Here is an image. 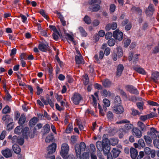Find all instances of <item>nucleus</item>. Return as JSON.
I'll use <instances>...</instances> for the list:
<instances>
[{"label": "nucleus", "mask_w": 159, "mask_h": 159, "mask_svg": "<svg viewBox=\"0 0 159 159\" xmlns=\"http://www.w3.org/2000/svg\"><path fill=\"white\" fill-rule=\"evenodd\" d=\"M81 99L82 97L81 95L78 93H75L72 98L74 103L76 105L78 104Z\"/></svg>", "instance_id": "6e6552de"}, {"label": "nucleus", "mask_w": 159, "mask_h": 159, "mask_svg": "<svg viewBox=\"0 0 159 159\" xmlns=\"http://www.w3.org/2000/svg\"><path fill=\"white\" fill-rule=\"evenodd\" d=\"M77 140V137L74 135L71 136L70 139V141L71 142L73 143H76Z\"/></svg>", "instance_id": "8fccbe9b"}, {"label": "nucleus", "mask_w": 159, "mask_h": 159, "mask_svg": "<svg viewBox=\"0 0 159 159\" xmlns=\"http://www.w3.org/2000/svg\"><path fill=\"white\" fill-rule=\"evenodd\" d=\"M111 25V28L112 30L116 29L117 27V25L116 23L115 22L113 23Z\"/></svg>", "instance_id": "0e129e2a"}, {"label": "nucleus", "mask_w": 159, "mask_h": 159, "mask_svg": "<svg viewBox=\"0 0 159 159\" xmlns=\"http://www.w3.org/2000/svg\"><path fill=\"white\" fill-rule=\"evenodd\" d=\"M48 47V45L40 43L38 46V48L41 51L45 52L47 51Z\"/></svg>", "instance_id": "a211bd4d"}, {"label": "nucleus", "mask_w": 159, "mask_h": 159, "mask_svg": "<svg viewBox=\"0 0 159 159\" xmlns=\"http://www.w3.org/2000/svg\"><path fill=\"white\" fill-rule=\"evenodd\" d=\"M23 126H17L15 129L14 132L16 134H19L21 132Z\"/></svg>", "instance_id": "cd10ccee"}, {"label": "nucleus", "mask_w": 159, "mask_h": 159, "mask_svg": "<svg viewBox=\"0 0 159 159\" xmlns=\"http://www.w3.org/2000/svg\"><path fill=\"white\" fill-rule=\"evenodd\" d=\"M86 148L85 143L84 142H81L80 144H76L75 146V151L77 157H79L80 159H87L85 156L86 155L85 153H84L82 156H80L81 152L85 151Z\"/></svg>", "instance_id": "f03ea898"}, {"label": "nucleus", "mask_w": 159, "mask_h": 159, "mask_svg": "<svg viewBox=\"0 0 159 159\" xmlns=\"http://www.w3.org/2000/svg\"><path fill=\"white\" fill-rule=\"evenodd\" d=\"M17 143L20 145H22L24 143V139L22 138H18Z\"/></svg>", "instance_id": "864d4df0"}, {"label": "nucleus", "mask_w": 159, "mask_h": 159, "mask_svg": "<svg viewBox=\"0 0 159 159\" xmlns=\"http://www.w3.org/2000/svg\"><path fill=\"white\" fill-rule=\"evenodd\" d=\"M100 9V6L99 5H96L95 6L92 8H90V9L91 11H98Z\"/></svg>", "instance_id": "a19ab883"}, {"label": "nucleus", "mask_w": 159, "mask_h": 159, "mask_svg": "<svg viewBox=\"0 0 159 159\" xmlns=\"http://www.w3.org/2000/svg\"><path fill=\"white\" fill-rule=\"evenodd\" d=\"M126 89L130 93L134 94H138V91L133 86L127 85L126 86Z\"/></svg>", "instance_id": "ddd939ff"}, {"label": "nucleus", "mask_w": 159, "mask_h": 159, "mask_svg": "<svg viewBox=\"0 0 159 159\" xmlns=\"http://www.w3.org/2000/svg\"><path fill=\"white\" fill-rule=\"evenodd\" d=\"M66 35L67 37V40L72 42L73 41L74 38L71 35L69 34H66Z\"/></svg>", "instance_id": "3c124183"}, {"label": "nucleus", "mask_w": 159, "mask_h": 159, "mask_svg": "<svg viewBox=\"0 0 159 159\" xmlns=\"http://www.w3.org/2000/svg\"><path fill=\"white\" fill-rule=\"evenodd\" d=\"M3 84V88L4 90L7 93V96L6 98L7 100H9L11 98V96L8 93L7 89L6 83L5 80H2V81Z\"/></svg>", "instance_id": "dca6fc26"}, {"label": "nucleus", "mask_w": 159, "mask_h": 159, "mask_svg": "<svg viewBox=\"0 0 159 159\" xmlns=\"http://www.w3.org/2000/svg\"><path fill=\"white\" fill-rule=\"evenodd\" d=\"M133 127V125L131 124H127L125 125V129L126 130L128 131L130 130Z\"/></svg>", "instance_id": "ea45409f"}, {"label": "nucleus", "mask_w": 159, "mask_h": 159, "mask_svg": "<svg viewBox=\"0 0 159 159\" xmlns=\"http://www.w3.org/2000/svg\"><path fill=\"white\" fill-rule=\"evenodd\" d=\"M153 143L155 146L159 149V142L157 140H154Z\"/></svg>", "instance_id": "774afa93"}, {"label": "nucleus", "mask_w": 159, "mask_h": 159, "mask_svg": "<svg viewBox=\"0 0 159 159\" xmlns=\"http://www.w3.org/2000/svg\"><path fill=\"white\" fill-rule=\"evenodd\" d=\"M101 93L102 95L106 97L107 96L110 95L111 93L110 91H107L106 89H104L101 91Z\"/></svg>", "instance_id": "c756f323"}, {"label": "nucleus", "mask_w": 159, "mask_h": 159, "mask_svg": "<svg viewBox=\"0 0 159 159\" xmlns=\"http://www.w3.org/2000/svg\"><path fill=\"white\" fill-rule=\"evenodd\" d=\"M97 2L99 4L101 2V1L100 0H98V1L96 0H90L89 3L91 4H93Z\"/></svg>", "instance_id": "6e6d98bb"}, {"label": "nucleus", "mask_w": 159, "mask_h": 159, "mask_svg": "<svg viewBox=\"0 0 159 159\" xmlns=\"http://www.w3.org/2000/svg\"><path fill=\"white\" fill-rule=\"evenodd\" d=\"M44 131L45 133H48L50 130V127L49 124H46L43 127Z\"/></svg>", "instance_id": "7c9ffc66"}, {"label": "nucleus", "mask_w": 159, "mask_h": 159, "mask_svg": "<svg viewBox=\"0 0 159 159\" xmlns=\"http://www.w3.org/2000/svg\"><path fill=\"white\" fill-rule=\"evenodd\" d=\"M110 49L109 48H107L105 50L104 53L106 55L108 56L110 54Z\"/></svg>", "instance_id": "680f3d73"}, {"label": "nucleus", "mask_w": 159, "mask_h": 159, "mask_svg": "<svg viewBox=\"0 0 159 159\" xmlns=\"http://www.w3.org/2000/svg\"><path fill=\"white\" fill-rule=\"evenodd\" d=\"M108 44L110 46H113L115 43V40L113 39H110L107 42Z\"/></svg>", "instance_id": "e433bc0d"}, {"label": "nucleus", "mask_w": 159, "mask_h": 159, "mask_svg": "<svg viewBox=\"0 0 159 159\" xmlns=\"http://www.w3.org/2000/svg\"><path fill=\"white\" fill-rule=\"evenodd\" d=\"M121 103V100L120 97L118 96H116L115 97L114 100V103H115V105H118L117 104H119L120 105Z\"/></svg>", "instance_id": "72a5a7b5"}, {"label": "nucleus", "mask_w": 159, "mask_h": 159, "mask_svg": "<svg viewBox=\"0 0 159 159\" xmlns=\"http://www.w3.org/2000/svg\"><path fill=\"white\" fill-rule=\"evenodd\" d=\"M113 35L112 33L110 32L107 33L105 35V37L106 39H111Z\"/></svg>", "instance_id": "09e8293b"}, {"label": "nucleus", "mask_w": 159, "mask_h": 159, "mask_svg": "<svg viewBox=\"0 0 159 159\" xmlns=\"http://www.w3.org/2000/svg\"><path fill=\"white\" fill-rule=\"evenodd\" d=\"M69 150V148L67 144L64 143L62 144L60 154L63 158L66 159L68 158V155Z\"/></svg>", "instance_id": "7ed1b4c3"}, {"label": "nucleus", "mask_w": 159, "mask_h": 159, "mask_svg": "<svg viewBox=\"0 0 159 159\" xmlns=\"http://www.w3.org/2000/svg\"><path fill=\"white\" fill-rule=\"evenodd\" d=\"M100 23L99 21L97 20H95L93 22V24L94 26H96L98 25Z\"/></svg>", "instance_id": "338daca9"}, {"label": "nucleus", "mask_w": 159, "mask_h": 159, "mask_svg": "<svg viewBox=\"0 0 159 159\" xmlns=\"http://www.w3.org/2000/svg\"><path fill=\"white\" fill-rule=\"evenodd\" d=\"M113 36L116 40L121 41L123 39V35L122 33L119 31L118 30L113 32Z\"/></svg>", "instance_id": "423d86ee"}, {"label": "nucleus", "mask_w": 159, "mask_h": 159, "mask_svg": "<svg viewBox=\"0 0 159 159\" xmlns=\"http://www.w3.org/2000/svg\"><path fill=\"white\" fill-rule=\"evenodd\" d=\"M116 9V6L114 4H112L110 6V10L111 12H114Z\"/></svg>", "instance_id": "5fc2aeb1"}, {"label": "nucleus", "mask_w": 159, "mask_h": 159, "mask_svg": "<svg viewBox=\"0 0 159 159\" xmlns=\"http://www.w3.org/2000/svg\"><path fill=\"white\" fill-rule=\"evenodd\" d=\"M131 42L130 40L127 39L125 40L124 42V45L125 47H127L130 44Z\"/></svg>", "instance_id": "4d7b16f0"}, {"label": "nucleus", "mask_w": 159, "mask_h": 159, "mask_svg": "<svg viewBox=\"0 0 159 159\" xmlns=\"http://www.w3.org/2000/svg\"><path fill=\"white\" fill-rule=\"evenodd\" d=\"M12 148L14 152L17 154H19L20 152L21 149L19 146L17 144H14L12 146Z\"/></svg>", "instance_id": "aec40b11"}, {"label": "nucleus", "mask_w": 159, "mask_h": 159, "mask_svg": "<svg viewBox=\"0 0 159 159\" xmlns=\"http://www.w3.org/2000/svg\"><path fill=\"white\" fill-rule=\"evenodd\" d=\"M116 50L117 51L118 57H120L122 56L123 52L121 48L120 47H118L116 48Z\"/></svg>", "instance_id": "473e14b6"}, {"label": "nucleus", "mask_w": 159, "mask_h": 159, "mask_svg": "<svg viewBox=\"0 0 159 159\" xmlns=\"http://www.w3.org/2000/svg\"><path fill=\"white\" fill-rule=\"evenodd\" d=\"M73 129V126L72 124H70L67 126L66 130V133H70Z\"/></svg>", "instance_id": "c85d7f7f"}, {"label": "nucleus", "mask_w": 159, "mask_h": 159, "mask_svg": "<svg viewBox=\"0 0 159 159\" xmlns=\"http://www.w3.org/2000/svg\"><path fill=\"white\" fill-rule=\"evenodd\" d=\"M140 128L142 131H144L145 130V126L144 125L142 122H140Z\"/></svg>", "instance_id": "69168bd1"}, {"label": "nucleus", "mask_w": 159, "mask_h": 159, "mask_svg": "<svg viewBox=\"0 0 159 159\" xmlns=\"http://www.w3.org/2000/svg\"><path fill=\"white\" fill-rule=\"evenodd\" d=\"M43 126V124L41 123H38V124L36 126L34 127V133L35 134L37 132V129H40Z\"/></svg>", "instance_id": "2f4dec72"}, {"label": "nucleus", "mask_w": 159, "mask_h": 159, "mask_svg": "<svg viewBox=\"0 0 159 159\" xmlns=\"http://www.w3.org/2000/svg\"><path fill=\"white\" fill-rule=\"evenodd\" d=\"M102 84L104 87L108 88L111 86V83L109 80L105 79L103 81Z\"/></svg>", "instance_id": "5701e85b"}, {"label": "nucleus", "mask_w": 159, "mask_h": 159, "mask_svg": "<svg viewBox=\"0 0 159 159\" xmlns=\"http://www.w3.org/2000/svg\"><path fill=\"white\" fill-rule=\"evenodd\" d=\"M39 13L46 20H48V19H49V18L48 17L46 13L45 12V11L43 10H40V11H39Z\"/></svg>", "instance_id": "79ce46f5"}, {"label": "nucleus", "mask_w": 159, "mask_h": 159, "mask_svg": "<svg viewBox=\"0 0 159 159\" xmlns=\"http://www.w3.org/2000/svg\"><path fill=\"white\" fill-rule=\"evenodd\" d=\"M112 58L113 60L114 61H116L117 59V54L114 51L112 54Z\"/></svg>", "instance_id": "e2e57ef3"}, {"label": "nucleus", "mask_w": 159, "mask_h": 159, "mask_svg": "<svg viewBox=\"0 0 159 159\" xmlns=\"http://www.w3.org/2000/svg\"><path fill=\"white\" fill-rule=\"evenodd\" d=\"M20 17L21 18L22 21L23 23H25L27 20V18L26 16L22 14H20Z\"/></svg>", "instance_id": "bf43d9fd"}, {"label": "nucleus", "mask_w": 159, "mask_h": 159, "mask_svg": "<svg viewBox=\"0 0 159 159\" xmlns=\"http://www.w3.org/2000/svg\"><path fill=\"white\" fill-rule=\"evenodd\" d=\"M113 156L114 157H117L120 152V151L119 149L113 148L112 151Z\"/></svg>", "instance_id": "6ab92c4d"}, {"label": "nucleus", "mask_w": 159, "mask_h": 159, "mask_svg": "<svg viewBox=\"0 0 159 159\" xmlns=\"http://www.w3.org/2000/svg\"><path fill=\"white\" fill-rule=\"evenodd\" d=\"M139 55L138 54L133 55L132 52L129 53L128 59L129 61L133 60V64L134 65L137 63V61H138L139 60Z\"/></svg>", "instance_id": "1a4fd4ad"}, {"label": "nucleus", "mask_w": 159, "mask_h": 159, "mask_svg": "<svg viewBox=\"0 0 159 159\" xmlns=\"http://www.w3.org/2000/svg\"><path fill=\"white\" fill-rule=\"evenodd\" d=\"M109 141L107 139H104L102 142L98 141L96 143V146L97 148L100 151H103L104 153L107 154L109 152L110 148L109 146Z\"/></svg>", "instance_id": "f257e3e1"}, {"label": "nucleus", "mask_w": 159, "mask_h": 159, "mask_svg": "<svg viewBox=\"0 0 159 159\" xmlns=\"http://www.w3.org/2000/svg\"><path fill=\"white\" fill-rule=\"evenodd\" d=\"M103 107H108L110 105V102L109 100L107 98L104 99L103 100Z\"/></svg>", "instance_id": "393cba45"}, {"label": "nucleus", "mask_w": 159, "mask_h": 159, "mask_svg": "<svg viewBox=\"0 0 159 159\" xmlns=\"http://www.w3.org/2000/svg\"><path fill=\"white\" fill-rule=\"evenodd\" d=\"M12 120V119L10 118V116L9 115H6L4 116H3L2 117V120L3 121H6V122H7V120Z\"/></svg>", "instance_id": "37998d69"}, {"label": "nucleus", "mask_w": 159, "mask_h": 159, "mask_svg": "<svg viewBox=\"0 0 159 159\" xmlns=\"http://www.w3.org/2000/svg\"><path fill=\"white\" fill-rule=\"evenodd\" d=\"M112 108L114 112L117 114H121L123 113L124 111V108L120 104L115 105Z\"/></svg>", "instance_id": "39448f33"}, {"label": "nucleus", "mask_w": 159, "mask_h": 159, "mask_svg": "<svg viewBox=\"0 0 159 159\" xmlns=\"http://www.w3.org/2000/svg\"><path fill=\"white\" fill-rule=\"evenodd\" d=\"M83 80L85 85H87L88 84L89 80L87 74H85L83 76Z\"/></svg>", "instance_id": "bb28decb"}, {"label": "nucleus", "mask_w": 159, "mask_h": 159, "mask_svg": "<svg viewBox=\"0 0 159 159\" xmlns=\"http://www.w3.org/2000/svg\"><path fill=\"white\" fill-rule=\"evenodd\" d=\"M129 122L130 121L129 120L125 119L117 121L116 123V124H121L129 123Z\"/></svg>", "instance_id": "de8ad7c7"}, {"label": "nucleus", "mask_w": 159, "mask_h": 159, "mask_svg": "<svg viewBox=\"0 0 159 159\" xmlns=\"http://www.w3.org/2000/svg\"><path fill=\"white\" fill-rule=\"evenodd\" d=\"M38 118L36 117H34L32 118L29 122V125L30 126H32L35 125V124L38 122Z\"/></svg>", "instance_id": "4be33fe9"}, {"label": "nucleus", "mask_w": 159, "mask_h": 159, "mask_svg": "<svg viewBox=\"0 0 159 159\" xmlns=\"http://www.w3.org/2000/svg\"><path fill=\"white\" fill-rule=\"evenodd\" d=\"M151 79L154 82H156L159 79V72H153L152 74Z\"/></svg>", "instance_id": "f3484780"}, {"label": "nucleus", "mask_w": 159, "mask_h": 159, "mask_svg": "<svg viewBox=\"0 0 159 159\" xmlns=\"http://www.w3.org/2000/svg\"><path fill=\"white\" fill-rule=\"evenodd\" d=\"M107 118L109 120H111L113 118V114L112 112L111 111H109L107 113Z\"/></svg>", "instance_id": "49530a36"}, {"label": "nucleus", "mask_w": 159, "mask_h": 159, "mask_svg": "<svg viewBox=\"0 0 159 159\" xmlns=\"http://www.w3.org/2000/svg\"><path fill=\"white\" fill-rule=\"evenodd\" d=\"M25 116L24 114H22L19 120L18 123L20 125H23L25 123Z\"/></svg>", "instance_id": "b1692460"}, {"label": "nucleus", "mask_w": 159, "mask_h": 159, "mask_svg": "<svg viewBox=\"0 0 159 159\" xmlns=\"http://www.w3.org/2000/svg\"><path fill=\"white\" fill-rule=\"evenodd\" d=\"M91 96L92 98L93 105L95 107H96L97 105V100L96 98L93 95H92Z\"/></svg>", "instance_id": "a18cd8bd"}, {"label": "nucleus", "mask_w": 159, "mask_h": 159, "mask_svg": "<svg viewBox=\"0 0 159 159\" xmlns=\"http://www.w3.org/2000/svg\"><path fill=\"white\" fill-rule=\"evenodd\" d=\"M77 52L78 55H76L75 56V60L76 63L78 64H84V60L80 52L79 51H77Z\"/></svg>", "instance_id": "9d476101"}, {"label": "nucleus", "mask_w": 159, "mask_h": 159, "mask_svg": "<svg viewBox=\"0 0 159 159\" xmlns=\"http://www.w3.org/2000/svg\"><path fill=\"white\" fill-rule=\"evenodd\" d=\"M1 152L2 155L7 158L10 157L12 156L11 150L8 148L2 150Z\"/></svg>", "instance_id": "9b49d317"}, {"label": "nucleus", "mask_w": 159, "mask_h": 159, "mask_svg": "<svg viewBox=\"0 0 159 159\" xmlns=\"http://www.w3.org/2000/svg\"><path fill=\"white\" fill-rule=\"evenodd\" d=\"M37 94L38 95H39L42 93L43 90L42 88H40L39 86H37Z\"/></svg>", "instance_id": "13d9d810"}, {"label": "nucleus", "mask_w": 159, "mask_h": 159, "mask_svg": "<svg viewBox=\"0 0 159 159\" xmlns=\"http://www.w3.org/2000/svg\"><path fill=\"white\" fill-rule=\"evenodd\" d=\"M84 21L87 24H90L91 23L90 18L87 16H86L84 18Z\"/></svg>", "instance_id": "4c0bfd02"}, {"label": "nucleus", "mask_w": 159, "mask_h": 159, "mask_svg": "<svg viewBox=\"0 0 159 159\" xmlns=\"http://www.w3.org/2000/svg\"><path fill=\"white\" fill-rule=\"evenodd\" d=\"M132 132L133 135L136 136L137 137H139V130L136 128H134L132 131Z\"/></svg>", "instance_id": "f704fd0d"}, {"label": "nucleus", "mask_w": 159, "mask_h": 159, "mask_svg": "<svg viewBox=\"0 0 159 159\" xmlns=\"http://www.w3.org/2000/svg\"><path fill=\"white\" fill-rule=\"evenodd\" d=\"M56 149V144L55 143H52L51 145L49 146L48 148V157L49 155L55 152Z\"/></svg>", "instance_id": "f8f14e48"}, {"label": "nucleus", "mask_w": 159, "mask_h": 159, "mask_svg": "<svg viewBox=\"0 0 159 159\" xmlns=\"http://www.w3.org/2000/svg\"><path fill=\"white\" fill-rule=\"evenodd\" d=\"M124 69L123 65L120 64L118 65L116 75L117 76H119L120 75Z\"/></svg>", "instance_id": "412c9836"}, {"label": "nucleus", "mask_w": 159, "mask_h": 159, "mask_svg": "<svg viewBox=\"0 0 159 159\" xmlns=\"http://www.w3.org/2000/svg\"><path fill=\"white\" fill-rule=\"evenodd\" d=\"M6 134V131H3L2 132L0 136V139L1 140H3L4 139Z\"/></svg>", "instance_id": "052dcab7"}, {"label": "nucleus", "mask_w": 159, "mask_h": 159, "mask_svg": "<svg viewBox=\"0 0 159 159\" xmlns=\"http://www.w3.org/2000/svg\"><path fill=\"white\" fill-rule=\"evenodd\" d=\"M22 134L24 138L28 139L29 137L33 138L34 136V134L31 132L28 127H25L22 129Z\"/></svg>", "instance_id": "20e7f679"}, {"label": "nucleus", "mask_w": 159, "mask_h": 159, "mask_svg": "<svg viewBox=\"0 0 159 159\" xmlns=\"http://www.w3.org/2000/svg\"><path fill=\"white\" fill-rule=\"evenodd\" d=\"M155 9L153 5V4H150L146 8L145 12L148 16L150 17L152 15Z\"/></svg>", "instance_id": "0eeeda50"}, {"label": "nucleus", "mask_w": 159, "mask_h": 159, "mask_svg": "<svg viewBox=\"0 0 159 159\" xmlns=\"http://www.w3.org/2000/svg\"><path fill=\"white\" fill-rule=\"evenodd\" d=\"M131 157L132 159H135L138 154V152L135 148H131L130 149Z\"/></svg>", "instance_id": "4468645a"}, {"label": "nucleus", "mask_w": 159, "mask_h": 159, "mask_svg": "<svg viewBox=\"0 0 159 159\" xmlns=\"http://www.w3.org/2000/svg\"><path fill=\"white\" fill-rule=\"evenodd\" d=\"M110 143L112 146H115L118 143V140L117 139L112 138L110 139Z\"/></svg>", "instance_id": "c9c22d12"}, {"label": "nucleus", "mask_w": 159, "mask_h": 159, "mask_svg": "<svg viewBox=\"0 0 159 159\" xmlns=\"http://www.w3.org/2000/svg\"><path fill=\"white\" fill-rule=\"evenodd\" d=\"M145 102V100L140 98V114H142V111L145 110L146 108L145 107L144 105Z\"/></svg>", "instance_id": "2eb2a0df"}, {"label": "nucleus", "mask_w": 159, "mask_h": 159, "mask_svg": "<svg viewBox=\"0 0 159 159\" xmlns=\"http://www.w3.org/2000/svg\"><path fill=\"white\" fill-rule=\"evenodd\" d=\"M144 138L145 139L146 142L150 144L152 143V140L149 137L144 136Z\"/></svg>", "instance_id": "c03bdc74"}, {"label": "nucleus", "mask_w": 159, "mask_h": 159, "mask_svg": "<svg viewBox=\"0 0 159 159\" xmlns=\"http://www.w3.org/2000/svg\"><path fill=\"white\" fill-rule=\"evenodd\" d=\"M79 30L82 36L86 37L87 36V34L82 27H80L79 28Z\"/></svg>", "instance_id": "a878e982"}, {"label": "nucleus", "mask_w": 159, "mask_h": 159, "mask_svg": "<svg viewBox=\"0 0 159 159\" xmlns=\"http://www.w3.org/2000/svg\"><path fill=\"white\" fill-rule=\"evenodd\" d=\"M10 112V109L8 106H6L3 109L2 111V113L5 114L9 113Z\"/></svg>", "instance_id": "58836bf2"}, {"label": "nucleus", "mask_w": 159, "mask_h": 159, "mask_svg": "<svg viewBox=\"0 0 159 159\" xmlns=\"http://www.w3.org/2000/svg\"><path fill=\"white\" fill-rule=\"evenodd\" d=\"M58 33L57 32H54L52 34V36L53 39L55 40H57L58 39Z\"/></svg>", "instance_id": "603ef678"}]
</instances>
